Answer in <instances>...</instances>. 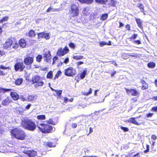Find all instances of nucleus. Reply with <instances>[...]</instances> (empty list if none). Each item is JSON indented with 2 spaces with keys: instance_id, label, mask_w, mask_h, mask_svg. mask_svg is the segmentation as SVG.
I'll use <instances>...</instances> for the list:
<instances>
[{
  "instance_id": "f257e3e1",
  "label": "nucleus",
  "mask_w": 157,
  "mask_h": 157,
  "mask_svg": "<svg viewBox=\"0 0 157 157\" xmlns=\"http://www.w3.org/2000/svg\"><path fill=\"white\" fill-rule=\"evenodd\" d=\"M11 136L17 140H23L26 139L27 135L25 132L22 129L15 128L10 131Z\"/></svg>"
},
{
  "instance_id": "f03ea898",
  "label": "nucleus",
  "mask_w": 157,
  "mask_h": 157,
  "mask_svg": "<svg viewBox=\"0 0 157 157\" xmlns=\"http://www.w3.org/2000/svg\"><path fill=\"white\" fill-rule=\"evenodd\" d=\"M21 125L25 129L31 131H34L36 127L35 122L28 118L24 119L22 121Z\"/></svg>"
},
{
  "instance_id": "7ed1b4c3",
  "label": "nucleus",
  "mask_w": 157,
  "mask_h": 157,
  "mask_svg": "<svg viewBox=\"0 0 157 157\" xmlns=\"http://www.w3.org/2000/svg\"><path fill=\"white\" fill-rule=\"evenodd\" d=\"M39 129L43 133H51L53 130V127L50 125L44 123H40L37 124Z\"/></svg>"
},
{
  "instance_id": "20e7f679",
  "label": "nucleus",
  "mask_w": 157,
  "mask_h": 157,
  "mask_svg": "<svg viewBox=\"0 0 157 157\" xmlns=\"http://www.w3.org/2000/svg\"><path fill=\"white\" fill-rule=\"evenodd\" d=\"M42 78L40 76L36 75L32 77L31 81L32 82V84H34V87L36 88L44 85V82L42 81Z\"/></svg>"
},
{
  "instance_id": "39448f33",
  "label": "nucleus",
  "mask_w": 157,
  "mask_h": 157,
  "mask_svg": "<svg viewBox=\"0 0 157 157\" xmlns=\"http://www.w3.org/2000/svg\"><path fill=\"white\" fill-rule=\"evenodd\" d=\"M78 7L75 4H71L69 10V14L71 17L78 16L79 14Z\"/></svg>"
},
{
  "instance_id": "423d86ee",
  "label": "nucleus",
  "mask_w": 157,
  "mask_h": 157,
  "mask_svg": "<svg viewBox=\"0 0 157 157\" xmlns=\"http://www.w3.org/2000/svg\"><path fill=\"white\" fill-rule=\"evenodd\" d=\"M33 62L34 57L33 55H30L29 54L26 55L23 60V63L26 66H31Z\"/></svg>"
},
{
  "instance_id": "0eeeda50",
  "label": "nucleus",
  "mask_w": 157,
  "mask_h": 157,
  "mask_svg": "<svg viewBox=\"0 0 157 157\" xmlns=\"http://www.w3.org/2000/svg\"><path fill=\"white\" fill-rule=\"evenodd\" d=\"M76 71L72 67H69L65 69L64 75L68 77H71L75 75Z\"/></svg>"
},
{
  "instance_id": "6e6552de",
  "label": "nucleus",
  "mask_w": 157,
  "mask_h": 157,
  "mask_svg": "<svg viewBox=\"0 0 157 157\" xmlns=\"http://www.w3.org/2000/svg\"><path fill=\"white\" fill-rule=\"evenodd\" d=\"M25 67L22 62H17L14 65V69L16 71H23Z\"/></svg>"
},
{
  "instance_id": "1a4fd4ad",
  "label": "nucleus",
  "mask_w": 157,
  "mask_h": 157,
  "mask_svg": "<svg viewBox=\"0 0 157 157\" xmlns=\"http://www.w3.org/2000/svg\"><path fill=\"white\" fill-rule=\"evenodd\" d=\"M69 51V49L67 46L63 49L60 48L56 52V55L59 57L63 56L67 54Z\"/></svg>"
},
{
  "instance_id": "9d476101",
  "label": "nucleus",
  "mask_w": 157,
  "mask_h": 157,
  "mask_svg": "<svg viewBox=\"0 0 157 157\" xmlns=\"http://www.w3.org/2000/svg\"><path fill=\"white\" fill-rule=\"evenodd\" d=\"M13 38L10 37L7 39L3 44V48L5 49H7L11 47L13 43Z\"/></svg>"
},
{
  "instance_id": "9b49d317",
  "label": "nucleus",
  "mask_w": 157,
  "mask_h": 157,
  "mask_svg": "<svg viewBox=\"0 0 157 157\" xmlns=\"http://www.w3.org/2000/svg\"><path fill=\"white\" fill-rule=\"evenodd\" d=\"M43 55L44 61L49 62L52 58L50 51L49 50H44Z\"/></svg>"
},
{
  "instance_id": "f8f14e48",
  "label": "nucleus",
  "mask_w": 157,
  "mask_h": 157,
  "mask_svg": "<svg viewBox=\"0 0 157 157\" xmlns=\"http://www.w3.org/2000/svg\"><path fill=\"white\" fill-rule=\"evenodd\" d=\"M138 118V117H131L128 120V122L129 123H132L134 124L139 125H140L141 124H143L144 122H143L141 120H139V121H140V122H138L136 120V119Z\"/></svg>"
},
{
  "instance_id": "ddd939ff",
  "label": "nucleus",
  "mask_w": 157,
  "mask_h": 157,
  "mask_svg": "<svg viewBox=\"0 0 157 157\" xmlns=\"http://www.w3.org/2000/svg\"><path fill=\"white\" fill-rule=\"evenodd\" d=\"M126 93L127 94H130L132 96H136L139 95V93L136 89H128L127 88H125Z\"/></svg>"
},
{
  "instance_id": "4468645a",
  "label": "nucleus",
  "mask_w": 157,
  "mask_h": 157,
  "mask_svg": "<svg viewBox=\"0 0 157 157\" xmlns=\"http://www.w3.org/2000/svg\"><path fill=\"white\" fill-rule=\"evenodd\" d=\"M38 38H44L46 40H48L50 39V36L49 33L42 32L39 33L37 34Z\"/></svg>"
},
{
  "instance_id": "2eb2a0df",
  "label": "nucleus",
  "mask_w": 157,
  "mask_h": 157,
  "mask_svg": "<svg viewBox=\"0 0 157 157\" xmlns=\"http://www.w3.org/2000/svg\"><path fill=\"white\" fill-rule=\"evenodd\" d=\"M24 153L29 157H35L36 155V151L34 150H27L25 151Z\"/></svg>"
},
{
  "instance_id": "dca6fc26",
  "label": "nucleus",
  "mask_w": 157,
  "mask_h": 157,
  "mask_svg": "<svg viewBox=\"0 0 157 157\" xmlns=\"http://www.w3.org/2000/svg\"><path fill=\"white\" fill-rule=\"evenodd\" d=\"M10 95L13 100L17 101L19 98L18 94L14 91L11 92L10 93Z\"/></svg>"
},
{
  "instance_id": "f3484780",
  "label": "nucleus",
  "mask_w": 157,
  "mask_h": 157,
  "mask_svg": "<svg viewBox=\"0 0 157 157\" xmlns=\"http://www.w3.org/2000/svg\"><path fill=\"white\" fill-rule=\"evenodd\" d=\"M140 83L142 84L141 89L143 90H146L148 87V84L144 80L141 79L140 80Z\"/></svg>"
},
{
  "instance_id": "a211bd4d",
  "label": "nucleus",
  "mask_w": 157,
  "mask_h": 157,
  "mask_svg": "<svg viewBox=\"0 0 157 157\" xmlns=\"http://www.w3.org/2000/svg\"><path fill=\"white\" fill-rule=\"evenodd\" d=\"M12 101L9 97H7L2 101V104L3 105L6 106L8 105Z\"/></svg>"
},
{
  "instance_id": "6ab92c4d",
  "label": "nucleus",
  "mask_w": 157,
  "mask_h": 157,
  "mask_svg": "<svg viewBox=\"0 0 157 157\" xmlns=\"http://www.w3.org/2000/svg\"><path fill=\"white\" fill-rule=\"evenodd\" d=\"M18 44L22 48H25L26 45L25 40L24 39H21L19 40Z\"/></svg>"
},
{
  "instance_id": "aec40b11",
  "label": "nucleus",
  "mask_w": 157,
  "mask_h": 157,
  "mask_svg": "<svg viewBox=\"0 0 157 157\" xmlns=\"http://www.w3.org/2000/svg\"><path fill=\"white\" fill-rule=\"evenodd\" d=\"M135 20L137 24L138 27L141 29H143V27L142 25V21L140 18H136Z\"/></svg>"
},
{
  "instance_id": "412c9836",
  "label": "nucleus",
  "mask_w": 157,
  "mask_h": 157,
  "mask_svg": "<svg viewBox=\"0 0 157 157\" xmlns=\"http://www.w3.org/2000/svg\"><path fill=\"white\" fill-rule=\"evenodd\" d=\"M36 35L35 32L33 29L30 30L28 33V36L30 38L35 37Z\"/></svg>"
},
{
  "instance_id": "4be33fe9",
  "label": "nucleus",
  "mask_w": 157,
  "mask_h": 157,
  "mask_svg": "<svg viewBox=\"0 0 157 157\" xmlns=\"http://www.w3.org/2000/svg\"><path fill=\"white\" fill-rule=\"evenodd\" d=\"M79 2L82 3H87V4H90L92 3L93 0H78Z\"/></svg>"
},
{
  "instance_id": "5701e85b",
  "label": "nucleus",
  "mask_w": 157,
  "mask_h": 157,
  "mask_svg": "<svg viewBox=\"0 0 157 157\" xmlns=\"http://www.w3.org/2000/svg\"><path fill=\"white\" fill-rule=\"evenodd\" d=\"M86 73L87 70L85 69L83 71L80 75V77L81 79H83L85 77V75L86 74Z\"/></svg>"
},
{
  "instance_id": "b1692460",
  "label": "nucleus",
  "mask_w": 157,
  "mask_h": 157,
  "mask_svg": "<svg viewBox=\"0 0 157 157\" xmlns=\"http://www.w3.org/2000/svg\"><path fill=\"white\" fill-rule=\"evenodd\" d=\"M147 67L151 68H154L156 66L155 63L153 62H150L147 64Z\"/></svg>"
},
{
  "instance_id": "393cba45",
  "label": "nucleus",
  "mask_w": 157,
  "mask_h": 157,
  "mask_svg": "<svg viewBox=\"0 0 157 157\" xmlns=\"http://www.w3.org/2000/svg\"><path fill=\"white\" fill-rule=\"evenodd\" d=\"M23 82V79L22 78H18L15 81V84L16 85H21Z\"/></svg>"
},
{
  "instance_id": "a878e982",
  "label": "nucleus",
  "mask_w": 157,
  "mask_h": 157,
  "mask_svg": "<svg viewBox=\"0 0 157 157\" xmlns=\"http://www.w3.org/2000/svg\"><path fill=\"white\" fill-rule=\"evenodd\" d=\"M137 7L139 8L140 11L143 12L144 14H145L144 11V6L142 3H139L137 5Z\"/></svg>"
},
{
  "instance_id": "bb28decb",
  "label": "nucleus",
  "mask_w": 157,
  "mask_h": 157,
  "mask_svg": "<svg viewBox=\"0 0 157 157\" xmlns=\"http://www.w3.org/2000/svg\"><path fill=\"white\" fill-rule=\"evenodd\" d=\"M12 90V89H11L4 88L0 87V93L4 94L6 92L10 91Z\"/></svg>"
},
{
  "instance_id": "cd10ccee",
  "label": "nucleus",
  "mask_w": 157,
  "mask_h": 157,
  "mask_svg": "<svg viewBox=\"0 0 157 157\" xmlns=\"http://www.w3.org/2000/svg\"><path fill=\"white\" fill-rule=\"evenodd\" d=\"M53 72L52 71H49L46 75V78L49 79H52L53 78Z\"/></svg>"
},
{
  "instance_id": "c85d7f7f",
  "label": "nucleus",
  "mask_w": 157,
  "mask_h": 157,
  "mask_svg": "<svg viewBox=\"0 0 157 157\" xmlns=\"http://www.w3.org/2000/svg\"><path fill=\"white\" fill-rule=\"evenodd\" d=\"M108 17V14L107 13H104L102 14L100 17V19L101 21L105 20Z\"/></svg>"
},
{
  "instance_id": "c756f323",
  "label": "nucleus",
  "mask_w": 157,
  "mask_h": 157,
  "mask_svg": "<svg viewBox=\"0 0 157 157\" xmlns=\"http://www.w3.org/2000/svg\"><path fill=\"white\" fill-rule=\"evenodd\" d=\"M62 74V72L60 71H58L56 74L55 75L53 79L55 80L57 78H58L59 76L61 75Z\"/></svg>"
},
{
  "instance_id": "7c9ffc66",
  "label": "nucleus",
  "mask_w": 157,
  "mask_h": 157,
  "mask_svg": "<svg viewBox=\"0 0 157 157\" xmlns=\"http://www.w3.org/2000/svg\"><path fill=\"white\" fill-rule=\"evenodd\" d=\"M73 58L75 60H78L82 59L83 56L81 55H76L73 56Z\"/></svg>"
},
{
  "instance_id": "2f4dec72",
  "label": "nucleus",
  "mask_w": 157,
  "mask_h": 157,
  "mask_svg": "<svg viewBox=\"0 0 157 157\" xmlns=\"http://www.w3.org/2000/svg\"><path fill=\"white\" fill-rule=\"evenodd\" d=\"M36 118L38 120H44L45 119L46 117L44 115H37Z\"/></svg>"
},
{
  "instance_id": "473e14b6",
  "label": "nucleus",
  "mask_w": 157,
  "mask_h": 157,
  "mask_svg": "<svg viewBox=\"0 0 157 157\" xmlns=\"http://www.w3.org/2000/svg\"><path fill=\"white\" fill-rule=\"evenodd\" d=\"M109 4L111 6L113 7L115 6L116 4L117 3V2L115 0H109Z\"/></svg>"
},
{
  "instance_id": "72a5a7b5",
  "label": "nucleus",
  "mask_w": 157,
  "mask_h": 157,
  "mask_svg": "<svg viewBox=\"0 0 157 157\" xmlns=\"http://www.w3.org/2000/svg\"><path fill=\"white\" fill-rule=\"evenodd\" d=\"M95 2L98 3L102 4H105L108 0H95Z\"/></svg>"
},
{
  "instance_id": "f704fd0d",
  "label": "nucleus",
  "mask_w": 157,
  "mask_h": 157,
  "mask_svg": "<svg viewBox=\"0 0 157 157\" xmlns=\"http://www.w3.org/2000/svg\"><path fill=\"white\" fill-rule=\"evenodd\" d=\"M92 92V89L91 88H90L89 89L88 92H84L83 93V94L85 96H88L90 94H91Z\"/></svg>"
},
{
  "instance_id": "c9c22d12",
  "label": "nucleus",
  "mask_w": 157,
  "mask_h": 157,
  "mask_svg": "<svg viewBox=\"0 0 157 157\" xmlns=\"http://www.w3.org/2000/svg\"><path fill=\"white\" fill-rule=\"evenodd\" d=\"M42 59V56L40 55H38L36 57V61L38 62H40Z\"/></svg>"
},
{
  "instance_id": "e433bc0d",
  "label": "nucleus",
  "mask_w": 157,
  "mask_h": 157,
  "mask_svg": "<svg viewBox=\"0 0 157 157\" xmlns=\"http://www.w3.org/2000/svg\"><path fill=\"white\" fill-rule=\"evenodd\" d=\"M47 145L50 147H55L56 146L55 144L54 143L51 142H48L47 144Z\"/></svg>"
},
{
  "instance_id": "4c0bfd02",
  "label": "nucleus",
  "mask_w": 157,
  "mask_h": 157,
  "mask_svg": "<svg viewBox=\"0 0 157 157\" xmlns=\"http://www.w3.org/2000/svg\"><path fill=\"white\" fill-rule=\"evenodd\" d=\"M47 123L48 124H50L52 125H55L57 124V122H53L52 119H50L47 121Z\"/></svg>"
},
{
  "instance_id": "58836bf2",
  "label": "nucleus",
  "mask_w": 157,
  "mask_h": 157,
  "mask_svg": "<svg viewBox=\"0 0 157 157\" xmlns=\"http://www.w3.org/2000/svg\"><path fill=\"white\" fill-rule=\"evenodd\" d=\"M9 17L8 16H5L3 17L2 19H1L2 23L3 22L7 21L9 18Z\"/></svg>"
},
{
  "instance_id": "ea45409f",
  "label": "nucleus",
  "mask_w": 157,
  "mask_h": 157,
  "mask_svg": "<svg viewBox=\"0 0 157 157\" xmlns=\"http://www.w3.org/2000/svg\"><path fill=\"white\" fill-rule=\"evenodd\" d=\"M7 72L0 70V75L5 76L7 75Z\"/></svg>"
},
{
  "instance_id": "a19ab883",
  "label": "nucleus",
  "mask_w": 157,
  "mask_h": 157,
  "mask_svg": "<svg viewBox=\"0 0 157 157\" xmlns=\"http://www.w3.org/2000/svg\"><path fill=\"white\" fill-rule=\"evenodd\" d=\"M138 36V34H133L129 38L130 40H134L136 39Z\"/></svg>"
},
{
  "instance_id": "79ce46f5",
  "label": "nucleus",
  "mask_w": 157,
  "mask_h": 157,
  "mask_svg": "<svg viewBox=\"0 0 157 157\" xmlns=\"http://www.w3.org/2000/svg\"><path fill=\"white\" fill-rule=\"evenodd\" d=\"M54 91L56 92V94L58 96H60L62 94V91L61 90H54Z\"/></svg>"
},
{
  "instance_id": "37998d69",
  "label": "nucleus",
  "mask_w": 157,
  "mask_h": 157,
  "mask_svg": "<svg viewBox=\"0 0 157 157\" xmlns=\"http://www.w3.org/2000/svg\"><path fill=\"white\" fill-rule=\"evenodd\" d=\"M18 47H19V45H18V44L17 43V42L14 43L12 46V48L14 49H17V48H18Z\"/></svg>"
},
{
  "instance_id": "c03bdc74",
  "label": "nucleus",
  "mask_w": 157,
  "mask_h": 157,
  "mask_svg": "<svg viewBox=\"0 0 157 157\" xmlns=\"http://www.w3.org/2000/svg\"><path fill=\"white\" fill-rule=\"evenodd\" d=\"M58 59V58L56 56H54L53 58V61L52 62V64L53 65L55 63L56 61Z\"/></svg>"
},
{
  "instance_id": "a18cd8bd",
  "label": "nucleus",
  "mask_w": 157,
  "mask_h": 157,
  "mask_svg": "<svg viewBox=\"0 0 157 157\" xmlns=\"http://www.w3.org/2000/svg\"><path fill=\"white\" fill-rule=\"evenodd\" d=\"M69 46L70 48L73 49H74L75 47L74 44L72 42H71L69 44Z\"/></svg>"
},
{
  "instance_id": "49530a36",
  "label": "nucleus",
  "mask_w": 157,
  "mask_h": 157,
  "mask_svg": "<svg viewBox=\"0 0 157 157\" xmlns=\"http://www.w3.org/2000/svg\"><path fill=\"white\" fill-rule=\"evenodd\" d=\"M121 128L124 132H127L129 130L128 128L127 127H124L123 126H121Z\"/></svg>"
},
{
  "instance_id": "de8ad7c7",
  "label": "nucleus",
  "mask_w": 157,
  "mask_h": 157,
  "mask_svg": "<svg viewBox=\"0 0 157 157\" xmlns=\"http://www.w3.org/2000/svg\"><path fill=\"white\" fill-rule=\"evenodd\" d=\"M9 67H6L2 65H0V69L6 70L7 69H10Z\"/></svg>"
},
{
  "instance_id": "09e8293b",
  "label": "nucleus",
  "mask_w": 157,
  "mask_h": 157,
  "mask_svg": "<svg viewBox=\"0 0 157 157\" xmlns=\"http://www.w3.org/2000/svg\"><path fill=\"white\" fill-rule=\"evenodd\" d=\"M125 28L127 30L130 31L131 30V26L129 24H127L125 25Z\"/></svg>"
},
{
  "instance_id": "8fccbe9b",
  "label": "nucleus",
  "mask_w": 157,
  "mask_h": 157,
  "mask_svg": "<svg viewBox=\"0 0 157 157\" xmlns=\"http://www.w3.org/2000/svg\"><path fill=\"white\" fill-rule=\"evenodd\" d=\"M151 111L154 112H157V105L152 107L151 109Z\"/></svg>"
},
{
  "instance_id": "3c124183",
  "label": "nucleus",
  "mask_w": 157,
  "mask_h": 157,
  "mask_svg": "<svg viewBox=\"0 0 157 157\" xmlns=\"http://www.w3.org/2000/svg\"><path fill=\"white\" fill-rule=\"evenodd\" d=\"M146 146L147 149L146 150L144 151V153H146L148 152L149 150V146L148 144H146Z\"/></svg>"
},
{
  "instance_id": "603ef678",
  "label": "nucleus",
  "mask_w": 157,
  "mask_h": 157,
  "mask_svg": "<svg viewBox=\"0 0 157 157\" xmlns=\"http://www.w3.org/2000/svg\"><path fill=\"white\" fill-rule=\"evenodd\" d=\"M133 43L137 44H141V42L139 40H135L133 41Z\"/></svg>"
},
{
  "instance_id": "864d4df0",
  "label": "nucleus",
  "mask_w": 157,
  "mask_h": 157,
  "mask_svg": "<svg viewBox=\"0 0 157 157\" xmlns=\"http://www.w3.org/2000/svg\"><path fill=\"white\" fill-rule=\"evenodd\" d=\"M100 45L101 47H102L104 45H106L107 44L104 41H102L99 42Z\"/></svg>"
},
{
  "instance_id": "5fc2aeb1",
  "label": "nucleus",
  "mask_w": 157,
  "mask_h": 157,
  "mask_svg": "<svg viewBox=\"0 0 157 157\" xmlns=\"http://www.w3.org/2000/svg\"><path fill=\"white\" fill-rule=\"evenodd\" d=\"M153 113H149L146 114V116L147 117H151L153 115Z\"/></svg>"
},
{
  "instance_id": "6e6d98bb",
  "label": "nucleus",
  "mask_w": 157,
  "mask_h": 157,
  "mask_svg": "<svg viewBox=\"0 0 157 157\" xmlns=\"http://www.w3.org/2000/svg\"><path fill=\"white\" fill-rule=\"evenodd\" d=\"M157 138V136L155 134H152L151 136V139L153 140H156Z\"/></svg>"
},
{
  "instance_id": "4d7b16f0",
  "label": "nucleus",
  "mask_w": 157,
  "mask_h": 157,
  "mask_svg": "<svg viewBox=\"0 0 157 157\" xmlns=\"http://www.w3.org/2000/svg\"><path fill=\"white\" fill-rule=\"evenodd\" d=\"M77 127V124L76 123H73L71 124V127L72 128H75Z\"/></svg>"
},
{
  "instance_id": "13d9d810",
  "label": "nucleus",
  "mask_w": 157,
  "mask_h": 157,
  "mask_svg": "<svg viewBox=\"0 0 157 157\" xmlns=\"http://www.w3.org/2000/svg\"><path fill=\"white\" fill-rule=\"evenodd\" d=\"M69 62V59L68 58H66L64 60L63 62L65 63H67Z\"/></svg>"
},
{
  "instance_id": "bf43d9fd",
  "label": "nucleus",
  "mask_w": 157,
  "mask_h": 157,
  "mask_svg": "<svg viewBox=\"0 0 157 157\" xmlns=\"http://www.w3.org/2000/svg\"><path fill=\"white\" fill-rule=\"evenodd\" d=\"M31 105L30 104H28L25 107V109L26 110H28L30 108Z\"/></svg>"
},
{
  "instance_id": "052dcab7",
  "label": "nucleus",
  "mask_w": 157,
  "mask_h": 157,
  "mask_svg": "<svg viewBox=\"0 0 157 157\" xmlns=\"http://www.w3.org/2000/svg\"><path fill=\"white\" fill-rule=\"evenodd\" d=\"M5 52H4V51H1L0 50V56H2L3 55H4L5 54Z\"/></svg>"
},
{
  "instance_id": "680f3d73",
  "label": "nucleus",
  "mask_w": 157,
  "mask_h": 157,
  "mask_svg": "<svg viewBox=\"0 0 157 157\" xmlns=\"http://www.w3.org/2000/svg\"><path fill=\"white\" fill-rule=\"evenodd\" d=\"M129 56H131L132 57H137V54H136L135 53H133V54L129 55Z\"/></svg>"
},
{
  "instance_id": "e2e57ef3",
  "label": "nucleus",
  "mask_w": 157,
  "mask_h": 157,
  "mask_svg": "<svg viewBox=\"0 0 157 157\" xmlns=\"http://www.w3.org/2000/svg\"><path fill=\"white\" fill-rule=\"evenodd\" d=\"M119 25L118 27L119 28H121L124 25V24L121 21L119 22Z\"/></svg>"
},
{
  "instance_id": "0e129e2a",
  "label": "nucleus",
  "mask_w": 157,
  "mask_h": 157,
  "mask_svg": "<svg viewBox=\"0 0 157 157\" xmlns=\"http://www.w3.org/2000/svg\"><path fill=\"white\" fill-rule=\"evenodd\" d=\"M83 63V62L82 61H79L76 64L77 66H78Z\"/></svg>"
},
{
  "instance_id": "69168bd1",
  "label": "nucleus",
  "mask_w": 157,
  "mask_h": 157,
  "mask_svg": "<svg viewBox=\"0 0 157 157\" xmlns=\"http://www.w3.org/2000/svg\"><path fill=\"white\" fill-rule=\"evenodd\" d=\"M68 101V98L67 97H65L64 98V102L65 103H67Z\"/></svg>"
},
{
  "instance_id": "338daca9",
  "label": "nucleus",
  "mask_w": 157,
  "mask_h": 157,
  "mask_svg": "<svg viewBox=\"0 0 157 157\" xmlns=\"http://www.w3.org/2000/svg\"><path fill=\"white\" fill-rule=\"evenodd\" d=\"M151 99L154 101H157V96H153Z\"/></svg>"
},
{
  "instance_id": "774afa93",
  "label": "nucleus",
  "mask_w": 157,
  "mask_h": 157,
  "mask_svg": "<svg viewBox=\"0 0 157 157\" xmlns=\"http://www.w3.org/2000/svg\"><path fill=\"white\" fill-rule=\"evenodd\" d=\"M52 10V8L51 7H49L47 10L46 12H49Z\"/></svg>"
}]
</instances>
